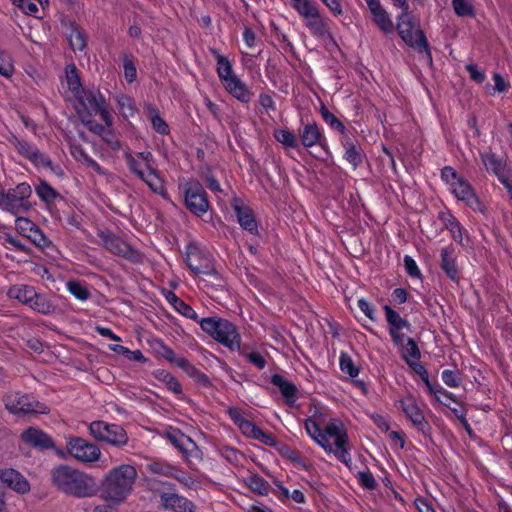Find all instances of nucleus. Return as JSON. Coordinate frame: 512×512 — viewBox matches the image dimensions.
<instances>
[{
    "mask_svg": "<svg viewBox=\"0 0 512 512\" xmlns=\"http://www.w3.org/2000/svg\"><path fill=\"white\" fill-rule=\"evenodd\" d=\"M441 178L458 201L464 202L466 206L474 211H483V205L470 183L459 175L454 168L445 166L441 170Z\"/></svg>",
    "mask_w": 512,
    "mask_h": 512,
    "instance_id": "obj_6",
    "label": "nucleus"
},
{
    "mask_svg": "<svg viewBox=\"0 0 512 512\" xmlns=\"http://www.w3.org/2000/svg\"><path fill=\"white\" fill-rule=\"evenodd\" d=\"M98 236L101 239L102 244L110 252L124 257H128L130 255V246L125 241L115 236L111 232L100 231L98 233Z\"/></svg>",
    "mask_w": 512,
    "mask_h": 512,
    "instance_id": "obj_25",
    "label": "nucleus"
},
{
    "mask_svg": "<svg viewBox=\"0 0 512 512\" xmlns=\"http://www.w3.org/2000/svg\"><path fill=\"white\" fill-rule=\"evenodd\" d=\"M161 506L173 512H195L194 503L175 490H162L159 493Z\"/></svg>",
    "mask_w": 512,
    "mask_h": 512,
    "instance_id": "obj_19",
    "label": "nucleus"
},
{
    "mask_svg": "<svg viewBox=\"0 0 512 512\" xmlns=\"http://www.w3.org/2000/svg\"><path fill=\"white\" fill-rule=\"evenodd\" d=\"M69 42L74 51H81L85 48V40L83 35L79 31H73L70 34Z\"/></svg>",
    "mask_w": 512,
    "mask_h": 512,
    "instance_id": "obj_53",
    "label": "nucleus"
},
{
    "mask_svg": "<svg viewBox=\"0 0 512 512\" xmlns=\"http://www.w3.org/2000/svg\"><path fill=\"white\" fill-rule=\"evenodd\" d=\"M274 137L279 143L287 147L295 148L297 146L296 136L288 130L278 129L275 131Z\"/></svg>",
    "mask_w": 512,
    "mask_h": 512,
    "instance_id": "obj_49",
    "label": "nucleus"
},
{
    "mask_svg": "<svg viewBox=\"0 0 512 512\" xmlns=\"http://www.w3.org/2000/svg\"><path fill=\"white\" fill-rule=\"evenodd\" d=\"M113 99L117 103L118 109L124 118L127 119L136 114L137 108L130 96L120 92L115 94Z\"/></svg>",
    "mask_w": 512,
    "mask_h": 512,
    "instance_id": "obj_37",
    "label": "nucleus"
},
{
    "mask_svg": "<svg viewBox=\"0 0 512 512\" xmlns=\"http://www.w3.org/2000/svg\"><path fill=\"white\" fill-rule=\"evenodd\" d=\"M136 478L137 471L131 465L112 468L101 482V498L115 506L120 505L131 494Z\"/></svg>",
    "mask_w": 512,
    "mask_h": 512,
    "instance_id": "obj_2",
    "label": "nucleus"
},
{
    "mask_svg": "<svg viewBox=\"0 0 512 512\" xmlns=\"http://www.w3.org/2000/svg\"><path fill=\"white\" fill-rule=\"evenodd\" d=\"M397 346L400 348L402 357L409 366H413L420 359L419 348L412 338L407 337L403 345Z\"/></svg>",
    "mask_w": 512,
    "mask_h": 512,
    "instance_id": "obj_36",
    "label": "nucleus"
},
{
    "mask_svg": "<svg viewBox=\"0 0 512 512\" xmlns=\"http://www.w3.org/2000/svg\"><path fill=\"white\" fill-rule=\"evenodd\" d=\"M31 195V186L26 182L19 183L1 196L0 207L15 216L26 213L33 207L29 201Z\"/></svg>",
    "mask_w": 512,
    "mask_h": 512,
    "instance_id": "obj_11",
    "label": "nucleus"
},
{
    "mask_svg": "<svg viewBox=\"0 0 512 512\" xmlns=\"http://www.w3.org/2000/svg\"><path fill=\"white\" fill-rule=\"evenodd\" d=\"M369 11L373 17V21L376 23V25L382 32L388 34L393 31V21L389 14L387 13V11L382 7L380 2L369 7Z\"/></svg>",
    "mask_w": 512,
    "mask_h": 512,
    "instance_id": "obj_29",
    "label": "nucleus"
},
{
    "mask_svg": "<svg viewBox=\"0 0 512 512\" xmlns=\"http://www.w3.org/2000/svg\"><path fill=\"white\" fill-rule=\"evenodd\" d=\"M466 70L468 71L470 77L477 83H482L486 78L485 72L479 69L475 64H467Z\"/></svg>",
    "mask_w": 512,
    "mask_h": 512,
    "instance_id": "obj_56",
    "label": "nucleus"
},
{
    "mask_svg": "<svg viewBox=\"0 0 512 512\" xmlns=\"http://www.w3.org/2000/svg\"><path fill=\"white\" fill-rule=\"evenodd\" d=\"M185 205L194 215L200 217L209 210L207 194L197 180H188L182 185Z\"/></svg>",
    "mask_w": 512,
    "mask_h": 512,
    "instance_id": "obj_14",
    "label": "nucleus"
},
{
    "mask_svg": "<svg viewBox=\"0 0 512 512\" xmlns=\"http://www.w3.org/2000/svg\"><path fill=\"white\" fill-rule=\"evenodd\" d=\"M444 227L450 232L452 239L462 247H467L470 243L468 231L460 222L450 213L445 212L440 215Z\"/></svg>",
    "mask_w": 512,
    "mask_h": 512,
    "instance_id": "obj_21",
    "label": "nucleus"
},
{
    "mask_svg": "<svg viewBox=\"0 0 512 512\" xmlns=\"http://www.w3.org/2000/svg\"><path fill=\"white\" fill-rule=\"evenodd\" d=\"M66 449L74 459L85 464L99 461L102 455L96 444L81 437H66Z\"/></svg>",
    "mask_w": 512,
    "mask_h": 512,
    "instance_id": "obj_15",
    "label": "nucleus"
},
{
    "mask_svg": "<svg viewBox=\"0 0 512 512\" xmlns=\"http://www.w3.org/2000/svg\"><path fill=\"white\" fill-rule=\"evenodd\" d=\"M415 505L419 512H435L431 503L425 498H417Z\"/></svg>",
    "mask_w": 512,
    "mask_h": 512,
    "instance_id": "obj_64",
    "label": "nucleus"
},
{
    "mask_svg": "<svg viewBox=\"0 0 512 512\" xmlns=\"http://www.w3.org/2000/svg\"><path fill=\"white\" fill-rule=\"evenodd\" d=\"M8 142L11 146H13L23 157L29 159L34 164L42 167H48L51 164L49 158L41 153L34 145L31 143L15 136L11 135L8 138Z\"/></svg>",
    "mask_w": 512,
    "mask_h": 512,
    "instance_id": "obj_18",
    "label": "nucleus"
},
{
    "mask_svg": "<svg viewBox=\"0 0 512 512\" xmlns=\"http://www.w3.org/2000/svg\"><path fill=\"white\" fill-rule=\"evenodd\" d=\"M359 479L365 488L373 489L376 486V481L373 477V475L369 472H362L359 474Z\"/></svg>",
    "mask_w": 512,
    "mask_h": 512,
    "instance_id": "obj_62",
    "label": "nucleus"
},
{
    "mask_svg": "<svg viewBox=\"0 0 512 512\" xmlns=\"http://www.w3.org/2000/svg\"><path fill=\"white\" fill-rule=\"evenodd\" d=\"M302 145L306 148L320 145L323 149L327 147V140L316 123L306 124L300 132Z\"/></svg>",
    "mask_w": 512,
    "mask_h": 512,
    "instance_id": "obj_24",
    "label": "nucleus"
},
{
    "mask_svg": "<svg viewBox=\"0 0 512 512\" xmlns=\"http://www.w3.org/2000/svg\"><path fill=\"white\" fill-rule=\"evenodd\" d=\"M157 344L159 346L158 354L171 363L177 354L162 341L157 342Z\"/></svg>",
    "mask_w": 512,
    "mask_h": 512,
    "instance_id": "obj_58",
    "label": "nucleus"
},
{
    "mask_svg": "<svg viewBox=\"0 0 512 512\" xmlns=\"http://www.w3.org/2000/svg\"><path fill=\"white\" fill-rule=\"evenodd\" d=\"M334 16H340L343 13L341 0H321Z\"/></svg>",
    "mask_w": 512,
    "mask_h": 512,
    "instance_id": "obj_59",
    "label": "nucleus"
},
{
    "mask_svg": "<svg viewBox=\"0 0 512 512\" xmlns=\"http://www.w3.org/2000/svg\"><path fill=\"white\" fill-rule=\"evenodd\" d=\"M228 414L245 436L256 439L268 446L275 445V439L271 434L263 432L259 427L245 419L238 409L230 408Z\"/></svg>",
    "mask_w": 512,
    "mask_h": 512,
    "instance_id": "obj_16",
    "label": "nucleus"
},
{
    "mask_svg": "<svg viewBox=\"0 0 512 512\" xmlns=\"http://www.w3.org/2000/svg\"><path fill=\"white\" fill-rule=\"evenodd\" d=\"M217 75L225 90L242 103H248L253 97L251 89L233 72L232 64L227 57L217 54Z\"/></svg>",
    "mask_w": 512,
    "mask_h": 512,
    "instance_id": "obj_7",
    "label": "nucleus"
},
{
    "mask_svg": "<svg viewBox=\"0 0 512 512\" xmlns=\"http://www.w3.org/2000/svg\"><path fill=\"white\" fill-rule=\"evenodd\" d=\"M339 366L343 373L348 374L351 378L359 375V369L354 364L351 356L348 353L342 352L339 356Z\"/></svg>",
    "mask_w": 512,
    "mask_h": 512,
    "instance_id": "obj_45",
    "label": "nucleus"
},
{
    "mask_svg": "<svg viewBox=\"0 0 512 512\" xmlns=\"http://www.w3.org/2000/svg\"><path fill=\"white\" fill-rule=\"evenodd\" d=\"M493 80H494V91L495 92H499V93H502V92H506L509 88V84L503 79V77L498 74V73H495L493 75Z\"/></svg>",
    "mask_w": 512,
    "mask_h": 512,
    "instance_id": "obj_61",
    "label": "nucleus"
},
{
    "mask_svg": "<svg viewBox=\"0 0 512 512\" xmlns=\"http://www.w3.org/2000/svg\"><path fill=\"white\" fill-rule=\"evenodd\" d=\"M126 163L130 171L140 178L156 194L166 195L164 182L155 167L154 157L151 152L143 151L136 154L126 152Z\"/></svg>",
    "mask_w": 512,
    "mask_h": 512,
    "instance_id": "obj_4",
    "label": "nucleus"
},
{
    "mask_svg": "<svg viewBox=\"0 0 512 512\" xmlns=\"http://www.w3.org/2000/svg\"><path fill=\"white\" fill-rule=\"evenodd\" d=\"M123 66L125 79L127 82L132 83L137 77V70L134 63L130 59L126 58Z\"/></svg>",
    "mask_w": 512,
    "mask_h": 512,
    "instance_id": "obj_55",
    "label": "nucleus"
},
{
    "mask_svg": "<svg viewBox=\"0 0 512 512\" xmlns=\"http://www.w3.org/2000/svg\"><path fill=\"white\" fill-rule=\"evenodd\" d=\"M452 8L459 17H474L475 9L470 0H452Z\"/></svg>",
    "mask_w": 512,
    "mask_h": 512,
    "instance_id": "obj_43",
    "label": "nucleus"
},
{
    "mask_svg": "<svg viewBox=\"0 0 512 512\" xmlns=\"http://www.w3.org/2000/svg\"><path fill=\"white\" fill-rule=\"evenodd\" d=\"M66 80L69 90L76 96L80 98L82 93V85L77 74L76 68L74 66H67L66 68Z\"/></svg>",
    "mask_w": 512,
    "mask_h": 512,
    "instance_id": "obj_42",
    "label": "nucleus"
},
{
    "mask_svg": "<svg viewBox=\"0 0 512 512\" xmlns=\"http://www.w3.org/2000/svg\"><path fill=\"white\" fill-rule=\"evenodd\" d=\"M171 364L181 368L191 378L198 381L206 379V376L183 356L176 355Z\"/></svg>",
    "mask_w": 512,
    "mask_h": 512,
    "instance_id": "obj_39",
    "label": "nucleus"
},
{
    "mask_svg": "<svg viewBox=\"0 0 512 512\" xmlns=\"http://www.w3.org/2000/svg\"><path fill=\"white\" fill-rule=\"evenodd\" d=\"M359 309L372 321L376 319L374 306L364 298L358 300Z\"/></svg>",
    "mask_w": 512,
    "mask_h": 512,
    "instance_id": "obj_57",
    "label": "nucleus"
},
{
    "mask_svg": "<svg viewBox=\"0 0 512 512\" xmlns=\"http://www.w3.org/2000/svg\"><path fill=\"white\" fill-rule=\"evenodd\" d=\"M67 290L80 301H86L90 297L88 289L78 281H69Z\"/></svg>",
    "mask_w": 512,
    "mask_h": 512,
    "instance_id": "obj_47",
    "label": "nucleus"
},
{
    "mask_svg": "<svg viewBox=\"0 0 512 512\" xmlns=\"http://www.w3.org/2000/svg\"><path fill=\"white\" fill-rule=\"evenodd\" d=\"M154 377L166 388L175 394L179 399H183L182 385L180 382L168 371L164 369H158L153 372Z\"/></svg>",
    "mask_w": 512,
    "mask_h": 512,
    "instance_id": "obj_32",
    "label": "nucleus"
},
{
    "mask_svg": "<svg viewBox=\"0 0 512 512\" xmlns=\"http://www.w3.org/2000/svg\"><path fill=\"white\" fill-rule=\"evenodd\" d=\"M259 103L267 112L274 111L276 109L275 102L270 94H260Z\"/></svg>",
    "mask_w": 512,
    "mask_h": 512,
    "instance_id": "obj_60",
    "label": "nucleus"
},
{
    "mask_svg": "<svg viewBox=\"0 0 512 512\" xmlns=\"http://www.w3.org/2000/svg\"><path fill=\"white\" fill-rule=\"evenodd\" d=\"M7 296L40 314H51L55 310L51 300L45 294L38 293L33 286L16 284L9 288Z\"/></svg>",
    "mask_w": 512,
    "mask_h": 512,
    "instance_id": "obj_10",
    "label": "nucleus"
},
{
    "mask_svg": "<svg viewBox=\"0 0 512 512\" xmlns=\"http://www.w3.org/2000/svg\"><path fill=\"white\" fill-rule=\"evenodd\" d=\"M35 192L37 196L46 204L53 203L59 196L57 191L45 181H40L37 185H35Z\"/></svg>",
    "mask_w": 512,
    "mask_h": 512,
    "instance_id": "obj_40",
    "label": "nucleus"
},
{
    "mask_svg": "<svg viewBox=\"0 0 512 512\" xmlns=\"http://www.w3.org/2000/svg\"><path fill=\"white\" fill-rule=\"evenodd\" d=\"M14 63L11 55L0 48V75L9 78L14 73Z\"/></svg>",
    "mask_w": 512,
    "mask_h": 512,
    "instance_id": "obj_46",
    "label": "nucleus"
},
{
    "mask_svg": "<svg viewBox=\"0 0 512 512\" xmlns=\"http://www.w3.org/2000/svg\"><path fill=\"white\" fill-rule=\"evenodd\" d=\"M321 115L323 120L331 127V129L337 131L340 134H345L346 128L344 124L338 120L333 113L323 107L321 109Z\"/></svg>",
    "mask_w": 512,
    "mask_h": 512,
    "instance_id": "obj_48",
    "label": "nucleus"
},
{
    "mask_svg": "<svg viewBox=\"0 0 512 512\" xmlns=\"http://www.w3.org/2000/svg\"><path fill=\"white\" fill-rule=\"evenodd\" d=\"M147 111L150 115L153 129L159 134H168L169 127L164 119L159 115L157 109L149 105L147 106Z\"/></svg>",
    "mask_w": 512,
    "mask_h": 512,
    "instance_id": "obj_44",
    "label": "nucleus"
},
{
    "mask_svg": "<svg viewBox=\"0 0 512 512\" xmlns=\"http://www.w3.org/2000/svg\"><path fill=\"white\" fill-rule=\"evenodd\" d=\"M52 479L59 490L78 498L92 497L97 492V484L93 476L69 466L62 465L55 468Z\"/></svg>",
    "mask_w": 512,
    "mask_h": 512,
    "instance_id": "obj_3",
    "label": "nucleus"
},
{
    "mask_svg": "<svg viewBox=\"0 0 512 512\" xmlns=\"http://www.w3.org/2000/svg\"><path fill=\"white\" fill-rule=\"evenodd\" d=\"M200 327L215 341L231 351H237L241 346V336L238 328L230 321L222 318H203L199 321Z\"/></svg>",
    "mask_w": 512,
    "mask_h": 512,
    "instance_id": "obj_5",
    "label": "nucleus"
},
{
    "mask_svg": "<svg viewBox=\"0 0 512 512\" xmlns=\"http://www.w3.org/2000/svg\"><path fill=\"white\" fill-rule=\"evenodd\" d=\"M343 147L345 148L344 158L356 169L363 162V151L350 140L344 141Z\"/></svg>",
    "mask_w": 512,
    "mask_h": 512,
    "instance_id": "obj_38",
    "label": "nucleus"
},
{
    "mask_svg": "<svg viewBox=\"0 0 512 512\" xmlns=\"http://www.w3.org/2000/svg\"><path fill=\"white\" fill-rule=\"evenodd\" d=\"M441 268L445 271L447 276L453 280H458V268L456 265L455 250L452 246H447L441 249Z\"/></svg>",
    "mask_w": 512,
    "mask_h": 512,
    "instance_id": "obj_28",
    "label": "nucleus"
},
{
    "mask_svg": "<svg viewBox=\"0 0 512 512\" xmlns=\"http://www.w3.org/2000/svg\"><path fill=\"white\" fill-rule=\"evenodd\" d=\"M167 439L169 442L174 445L179 450H184V442L188 441L189 439L185 437L184 434L180 433L179 431H173L166 434Z\"/></svg>",
    "mask_w": 512,
    "mask_h": 512,
    "instance_id": "obj_51",
    "label": "nucleus"
},
{
    "mask_svg": "<svg viewBox=\"0 0 512 512\" xmlns=\"http://www.w3.org/2000/svg\"><path fill=\"white\" fill-rule=\"evenodd\" d=\"M4 402L6 409L17 416H33L49 412L45 404L26 393L11 392L5 396Z\"/></svg>",
    "mask_w": 512,
    "mask_h": 512,
    "instance_id": "obj_12",
    "label": "nucleus"
},
{
    "mask_svg": "<svg viewBox=\"0 0 512 512\" xmlns=\"http://www.w3.org/2000/svg\"><path fill=\"white\" fill-rule=\"evenodd\" d=\"M400 406L404 414L409 418L413 425L421 427L425 424V418L422 410L419 408L416 399L408 394L400 400Z\"/></svg>",
    "mask_w": 512,
    "mask_h": 512,
    "instance_id": "obj_26",
    "label": "nucleus"
},
{
    "mask_svg": "<svg viewBox=\"0 0 512 512\" xmlns=\"http://www.w3.org/2000/svg\"><path fill=\"white\" fill-rule=\"evenodd\" d=\"M305 26L312 36L317 38H326L331 35L328 19L324 18L321 13L316 15L313 19L308 20Z\"/></svg>",
    "mask_w": 512,
    "mask_h": 512,
    "instance_id": "obj_33",
    "label": "nucleus"
},
{
    "mask_svg": "<svg viewBox=\"0 0 512 512\" xmlns=\"http://www.w3.org/2000/svg\"><path fill=\"white\" fill-rule=\"evenodd\" d=\"M235 212L237 215L238 223L244 230L250 232L251 234L257 233V222L250 208L235 205Z\"/></svg>",
    "mask_w": 512,
    "mask_h": 512,
    "instance_id": "obj_34",
    "label": "nucleus"
},
{
    "mask_svg": "<svg viewBox=\"0 0 512 512\" xmlns=\"http://www.w3.org/2000/svg\"><path fill=\"white\" fill-rule=\"evenodd\" d=\"M0 481L3 485L20 494H25L30 490V484L27 479L12 468L0 471Z\"/></svg>",
    "mask_w": 512,
    "mask_h": 512,
    "instance_id": "obj_22",
    "label": "nucleus"
},
{
    "mask_svg": "<svg viewBox=\"0 0 512 512\" xmlns=\"http://www.w3.org/2000/svg\"><path fill=\"white\" fill-rule=\"evenodd\" d=\"M397 30L402 40L410 47L424 53L426 61L432 63V55L423 31L416 27L409 10L402 12L398 17Z\"/></svg>",
    "mask_w": 512,
    "mask_h": 512,
    "instance_id": "obj_8",
    "label": "nucleus"
},
{
    "mask_svg": "<svg viewBox=\"0 0 512 512\" xmlns=\"http://www.w3.org/2000/svg\"><path fill=\"white\" fill-rule=\"evenodd\" d=\"M85 101L96 114L100 115L106 124V127L97 126L99 128V135L101 136L102 140L111 150L119 151L121 144L118 137L111 129L113 124V117L108 109V104L103 95L100 92H90L86 95Z\"/></svg>",
    "mask_w": 512,
    "mask_h": 512,
    "instance_id": "obj_9",
    "label": "nucleus"
},
{
    "mask_svg": "<svg viewBox=\"0 0 512 512\" xmlns=\"http://www.w3.org/2000/svg\"><path fill=\"white\" fill-rule=\"evenodd\" d=\"M199 257L196 247H189L187 251L186 263L194 276L205 275L214 280H220V274L209 265H196L194 258Z\"/></svg>",
    "mask_w": 512,
    "mask_h": 512,
    "instance_id": "obj_27",
    "label": "nucleus"
},
{
    "mask_svg": "<svg viewBox=\"0 0 512 512\" xmlns=\"http://www.w3.org/2000/svg\"><path fill=\"white\" fill-rule=\"evenodd\" d=\"M12 3L21 9L25 14L34 15L38 12L37 5L32 2H28L27 0H15L12 1Z\"/></svg>",
    "mask_w": 512,
    "mask_h": 512,
    "instance_id": "obj_54",
    "label": "nucleus"
},
{
    "mask_svg": "<svg viewBox=\"0 0 512 512\" xmlns=\"http://www.w3.org/2000/svg\"><path fill=\"white\" fill-rule=\"evenodd\" d=\"M15 228L17 232L30 239L38 247H48L49 239L43 234L39 227L26 217L16 216Z\"/></svg>",
    "mask_w": 512,
    "mask_h": 512,
    "instance_id": "obj_20",
    "label": "nucleus"
},
{
    "mask_svg": "<svg viewBox=\"0 0 512 512\" xmlns=\"http://www.w3.org/2000/svg\"><path fill=\"white\" fill-rule=\"evenodd\" d=\"M22 442L38 449H48L53 446L52 438L36 427L24 430L20 436Z\"/></svg>",
    "mask_w": 512,
    "mask_h": 512,
    "instance_id": "obj_23",
    "label": "nucleus"
},
{
    "mask_svg": "<svg viewBox=\"0 0 512 512\" xmlns=\"http://www.w3.org/2000/svg\"><path fill=\"white\" fill-rule=\"evenodd\" d=\"M290 3L305 23L320 14L318 5L314 0H290Z\"/></svg>",
    "mask_w": 512,
    "mask_h": 512,
    "instance_id": "obj_30",
    "label": "nucleus"
},
{
    "mask_svg": "<svg viewBox=\"0 0 512 512\" xmlns=\"http://www.w3.org/2000/svg\"><path fill=\"white\" fill-rule=\"evenodd\" d=\"M71 154L78 162H81L83 165L90 158V156L80 146H72Z\"/></svg>",
    "mask_w": 512,
    "mask_h": 512,
    "instance_id": "obj_63",
    "label": "nucleus"
},
{
    "mask_svg": "<svg viewBox=\"0 0 512 512\" xmlns=\"http://www.w3.org/2000/svg\"><path fill=\"white\" fill-rule=\"evenodd\" d=\"M89 433L96 440L113 446H124L128 442L127 433L121 426L101 420L90 423Z\"/></svg>",
    "mask_w": 512,
    "mask_h": 512,
    "instance_id": "obj_13",
    "label": "nucleus"
},
{
    "mask_svg": "<svg viewBox=\"0 0 512 512\" xmlns=\"http://www.w3.org/2000/svg\"><path fill=\"white\" fill-rule=\"evenodd\" d=\"M165 298L182 316L197 322L200 321L196 311L190 305L186 304L183 300L177 297V295L173 292L167 291L165 293Z\"/></svg>",
    "mask_w": 512,
    "mask_h": 512,
    "instance_id": "obj_31",
    "label": "nucleus"
},
{
    "mask_svg": "<svg viewBox=\"0 0 512 512\" xmlns=\"http://www.w3.org/2000/svg\"><path fill=\"white\" fill-rule=\"evenodd\" d=\"M441 379L442 381L451 388H457L460 385V378L456 374V372L452 370H444L441 373Z\"/></svg>",
    "mask_w": 512,
    "mask_h": 512,
    "instance_id": "obj_50",
    "label": "nucleus"
},
{
    "mask_svg": "<svg viewBox=\"0 0 512 512\" xmlns=\"http://www.w3.org/2000/svg\"><path fill=\"white\" fill-rule=\"evenodd\" d=\"M304 427L308 436L326 453L333 454L347 466L351 463L347 429L341 419L330 417L325 408L316 407L304 420Z\"/></svg>",
    "mask_w": 512,
    "mask_h": 512,
    "instance_id": "obj_1",
    "label": "nucleus"
},
{
    "mask_svg": "<svg viewBox=\"0 0 512 512\" xmlns=\"http://www.w3.org/2000/svg\"><path fill=\"white\" fill-rule=\"evenodd\" d=\"M404 266L409 276L414 278H419L421 276L420 269L418 268L416 261L411 256L406 255L404 257Z\"/></svg>",
    "mask_w": 512,
    "mask_h": 512,
    "instance_id": "obj_52",
    "label": "nucleus"
},
{
    "mask_svg": "<svg viewBox=\"0 0 512 512\" xmlns=\"http://www.w3.org/2000/svg\"><path fill=\"white\" fill-rule=\"evenodd\" d=\"M244 481L247 487L255 493L267 495L269 492L268 483L259 475L250 474Z\"/></svg>",
    "mask_w": 512,
    "mask_h": 512,
    "instance_id": "obj_41",
    "label": "nucleus"
},
{
    "mask_svg": "<svg viewBox=\"0 0 512 512\" xmlns=\"http://www.w3.org/2000/svg\"><path fill=\"white\" fill-rule=\"evenodd\" d=\"M386 321L389 326V334L395 345H403L407 336L404 331H410L411 324L402 318L398 312L393 310L389 305L383 307Z\"/></svg>",
    "mask_w": 512,
    "mask_h": 512,
    "instance_id": "obj_17",
    "label": "nucleus"
},
{
    "mask_svg": "<svg viewBox=\"0 0 512 512\" xmlns=\"http://www.w3.org/2000/svg\"><path fill=\"white\" fill-rule=\"evenodd\" d=\"M271 383L278 387L281 394L287 401H294L297 393L296 386L281 375L275 374L271 377Z\"/></svg>",
    "mask_w": 512,
    "mask_h": 512,
    "instance_id": "obj_35",
    "label": "nucleus"
}]
</instances>
